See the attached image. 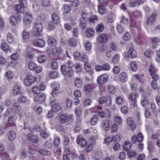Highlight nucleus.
<instances>
[{
	"mask_svg": "<svg viewBox=\"0 0 160 160\" xmlns=\"http://www.w3.org/2000/svg\"><path fill=\"white\" fill-rule=\"evenodd\" d=\"M109 75L105 73L98 77L97 78V82L100 85H102L107 82L109 79Z\"/></svg>",
	"mask_w": 160,
	"mask_h": 160,
	"instance_id": "3",
	"label": "nucleus"
},
{
	"mask_svg": "<svg viewBox=\"0 0 160 160\" xmlns=\"http://www.w3.org/2000/svg\"><path fill=\"white\" fill-rule=\"evenodd\" d=\"M130 68L133 71H135L137 70L138 66L135 62L133 61L131 62Z\"/></svg>",
	"mask_w": 160,
	"mask_h": 160,
	"instance_id": "42",
	"label": "nucleus"
},
{
	"mask_svg": "<svg viewBox=\"0 0 160 160\" xmlns=\"http://www.w3.org/2000/svg\"><path fill=\"white\" fill-rule=\"evenodd\" d=\"M81 17L83 20H82L80 23L83 28H84L86 25V21L88 20V18L89 17V15L86 12H82L81 15Z\"/></svg>",
	"mask_w": 160,
	"mask_h": 160,
	"instance_id": "13",
	"label": "nucleus"
},
{
	"mask_svg": "<svg viewBox=\"0 0 160 160\" xmlns=\"http://www.w3.org/2000/svg\"><path fill=\"white\" fill-rule=\"evenodd\" d=\"M33 109L35 112L39 114L41 113L42 111V108L40 106H35L33 107Z\"/></svg>",
	"mask_w": 160,
	"mask_h": 160,
	"instance_id": "52",
	"label": "nucleus"
},
{
	"mask_svg": "<svg viewBox=\"0 0 160 160\" xmlns=\"http://www.w3.org/2000/svg\"><path fill=\"white\" fill-rule=\"evenodd\" d=\"M68 43L69 45L73 47H75L77 45L76 40L73 38H71L68 41Z\"/></svg>",
	"mask_w": 160,
	"mask_h": 160,
	"instance_id": "41",
	"label": "nucleus"
},
{
	"mask_svg": "<svg viewBox=\"0 0 160 160\" xmlns=\"http://www.w3.org/2000/svg\"><path fill=\"white\" fill-rule=\"evenodd\" d=\"M27 101V97L24 96L20 97L18 99V102L20 103H25Z\"/></svg>",
	"mask_w": 160,
	"mask_h": 160,
	"instance_id": "54",
	"label": "nucleus"
},
{
	"mask_svg": "<svg viewBox=\"0 0 160 160\" xmlns=\"http://www.w3.org/2000/svg\"><path fill=\"white\" fill-rule=\"evenodd\" d=\"M52 106V110L54 112H57L61 108V105L59 103L54 104Z\"/></svg>",
	"mask_w": 160,
	"mask_h": 160,
	"instance_id": "34",
	"label": "nucleus"
},
{
	"mask_svg": "<svg viewBox=\"0 0 160 160\" xmlns=\"http://www.w3.org/2000/svg\"><path fill=\"white\" fill-rule=\"evenodd\" d=\"M157 16V12L156 11L153 12L148 17L147 20V23L148 24H151L154 23Z\"/></svg>",
	"mask_w": 160,
	"mask_h": 160,
	"instance_id": "9",
	"label": "nucleus"
},
{
	"mask_svg": "<svg viewBox=\"0 0 160 160\" xmlns=\"http://www.w3.org/2000/svg\"><path fill=\"white\" fill-rule=\"evenodd\" d=\"M52 18L53 23L57 24L59 22V16L57 13L53 14L52 15Z\"/></svg>",
	"mask_w": 160,
	"mask_h": 160,
	"instance_id": "32",
	"label": "nucleus"
},
{
	"mask_svg": "<svg viewBox=\"0 0 160 160\" xmlns=\"http://www.w3.org/2000/svg\"><path fill=\"white\" fill-rule=\"evenodd\" d=\"M150 76L153 80L152 81H157L159 79V77L157 73L152 74Z\"/></svg>",
	"mask_w": 160,
	"mask_h": 160,
	"instance_id": "61",
	"label": "nucleus"
},
{
	"mask_svg": "<svg viewBox=\"0 0 160 160\" xmlns=\"http://www.w3.org/2000/svg\"><path fill=\"white\" fill-rule=\"evenodd\" d=\"M84 47L87 50H90L92 48V44L89 42H86L84 45Z\"/></svg>",
	"mask_w": 160,
	"mask_h": 160,
	"instance_id": "58",
	"label": "nucleus"
},
{
	"mask_svg": "<svg viewBox=\"0 0 160 160\" xmlns=\"http://www.w3.org/2000/svg\"><path fill=\"white\" fill-rule=\"evenodd\" d=\"M98 12L101 14H104L106 12V8L103 5H101L98 7Z\"/></svg>",
	"mask_w": 160,
	"mask_h": 160,
	"instance_id": "44",
	"label": "nucleus"
},
{
	"mask_svg": "<svg viewBox=\"0 0 160 160\" xmlns=\"http://www.w3.org/2000/svg\"><path fill=\"white\" fill-rule=\"evenodd\" d=\"M104 29V25L102 24H99L98 25L96 28V30L98 33H100L102 32Z\"/></svg>",
	"mask_w": 160,
	"mask_h": 160,
	"instance_id": "40",
	"label": "nucleus"
},
{
	"mask_svg": "<svg viewBox=\"0 0 160 160\" xmlns=\"http://www.w3.org/2000/svg\"><path fill=\"white\" fill-rule=\"evenodd\" d=\"M1 48L2 50L4 51H8L9 49L8 45L6 43H2L1 45Z\"/></svg>",
	"mask_w": 160,
	"mask_h": 160,
	"instance_id": "48",
	"label": "nucleus"
},
{
	"mask_svg": "<svg viewBox=\"0 0 160 160\" xmlns=\"http://www.w3.org/2000/svg\"><path fill=\"white\" fill-rule=\"evenodd\" d=\"M76 142L77 144L81 145L82 147H84L87 144L86 140L82 135H79L77 138Z\"/></svg>",
	"mask_w": 160,
	"mask_h": 160,
	"instance_id": "15",
	"label": "nucleus"
},
{
	"mask_svg": "<svg viewBox=\"0 0 160 160\" xmlns=\"http://www.w3.org/2000/svg\"><path fill=\"white\" fill-rule=\"evenodd\" d=\"M22 17L20 14H18L17 16H12L10 18V22L12 25H15L17 23H19Z\"/></svg>",
	"mask_w": 160,
	"mask_h": 160,
	"instance_id": "6",
	"label": "nucleus"
},
{
	"mask_svg": "<svg viewBox=\"0 0 160 160\" xmlns=\"http://www.w3.org/2000/svg\"><path fill=\"white\" fill-rule=\"evenodd\" d=\"M35 81L36 78L34 76L32 75H29L25 77L23 83L25 85L29 86L34 83Z\"/></svg>",
	"mask_w": 160,
	"mask_h": 160,
	"instance_id": "4",
	"label": "nucleus"
},
{
	"mask_svg": "<svg viewBox=\"0 0 160 160\" xmlns=\"http://www.w3.org/2000/svg\"><path fill=\"white\" fill-rule=\"evenodd\" d=\"M49 78L53 79L57 78L59 76V73L56 71H52L49 74Z\"/></svg>",
	"mask_w": 160,
	"mask_h": 160,
	"instance_id": "38",
	"label": "nucleus"
},
{
	"mask_svg": "<svg viewBox=\"0 0 160 160\" xmlns=\"http://www.w3.org/2000/svg\"><path fill=\"white\" fill-rule=\"evenodd\" d=\"M98 39L101 43H105L108 40V37L107 35L105 33H102L99 35Z\"/></svg>",
	"mask_w": 160,
	"mask_h": 160,
	"instance_id": "16",
	"label": "nucleus"
},
{
	"mask_svg": "<svg viewBox=\"0 0 160 160\" xmlns=\"http://www.w3.org/2000/svg\"><path fill=\"white\" fill-rule=\"evenodd\" d=\"M87 36L88 37H91L94 34V31L93 29L88 28L86 31Z\"/></svg>",
	"mask_w": 160,
	"mask_h": 160,
	"instance_id": "36",
	"label": "nucleus"
},
{
	"mask_svg": "<svg viewBox=\"0 0 160 160\" xmlns=\"http://www.w3.org/2000/svg\"><path fill=\"white\" fill-rule=\"evenodd\" d=\"M120 58V55L118 54H116L113 57L112 61L114 63H117L118 62Z\"/></svg>",
	"mask_w": 160,
	"mask_h": 160,
	"instance_id": "57",
	"label": "nucleus"
},
{
	"mask_svg": "<svg viewBox=\"0 0 160 160\" xmlns=\"http://www.w3.org/2000/svg\"><path fill=\"white\" fill-rule=\"evenodd\" d=\"M127 123L128 125L131 127V129L134 130L136 128V124L134 122L132 118L129 117L127 119Z\"/></svg>",
	"mask_w": 160,
	"mask_h": 160,
	"instance_id": "17",
	"label": "nucleus"
},
{
	"mask_svg": "<svg viewBox=\"0 0 160 160\" xmlns=\"http://www.w3.org/2000/svg\"><path fill=\"white\" fill-rule=\"evenodd\" d=\"M21 87L18 85H15L13 87V93L14 95H17L19 94L21 92Z\"/></svg>",
	"mask_w": 160,
	"mask_h": 160,
	"instance_id": "23",
	"label": "nucleus"
},
{
	"mask_svg": "<svg viewBox=\"0 0 160 160\" xmlns=\"http://www.w3.org/2000/svg\"><path fill=\"white\" fill-rule=\"evenodd\" d=\"M136 96L134 93H131L129 96V99L130 101L133 102V106H136Z\"/></svg>",
	"mask_w": 160,
	"mask_h": 160,
	"instance_id": "24",
	"label": "nucleus"
},
{
	"mask_svg": "<svg viewBox=\"0 0 160 160\" xmlns=\"http://www.w3.org/2000/svg\"><path fill=\"white\" fill-rule=\"evenodd\" d=\"M47 58L45 55H39L37 57L38 62L40 63L44 62L46 61Z\"/></svg>",
	"mask_w": 160,
	"mask_h": 160,
	"instance_id": "27",
	"label": "nucleus"
},
{
	"mask_svg": "<svg viewBox=\"0 0 160 160\" xmlns=\"http://www.w3.org/2000/svg\"><path fill=\"white\" fill-rule=\"evenodd\" d=\"M32 16L30 13H25L24 14V17L23 20L24 24L26 25H28V24H29L32 22Z\"/></svg>",
	"mask_w": 160,
	"mask_h": 160,
	"instance_id": "11",
	"label": "nucleus"
},
{
	"mask_svg": "<svg viewBox=\"0 0 160 160\" xmlns=\"http://www.w3.org/2000/svg\"><path fill=\"white\" fill-rule=\"evenodd\" d=\"M5 75L6 77L9 79H12L14 74L11 71H8L6 72Z\"/></svg>",
	"mask_w": 160,
	"mask_h": 160,
	"instance_id": "53",
	"label": "nucleus"
},
{
	"mask_svg": "<svg viewBox=\"0 0 160 160\" xmlns=\"http://www.w3.org/2000/svg\"><path fill=\"white\" fill-rule=\"evenodd\" d=\"M40 91V89L37 86H34L32 88V91L34 94L38 95L39 94Z\"/></svg>",
	"mask_w": 160,
	"mask_h": 160,
	"instance_id": "55",
	"label": "nucleus"
},
{
	"mask_svg": "<svg viewBox=\"0 0 160 160\" xmlns=\"http://www.w3.org/2000/svg\"><path fill=\"white\" fill-rule=\"evenodd\" d=\"M98 110L97 111L98 115L101 118H104L106 117L107 113H109V111L107 109H103L101 107L97 106L96 107Z\"/></svg>",
	"mask_w": 160,
	"mask_h": 160,
	"instance_id": "7",
	"label": "nucleus"
},
{
	"mask_svg": "<svg viewBox=\"0 0 160 160\" xmlns=\"http://www.w3.org/2000/svg\"><path fill=\"white\" fill-rule=\"evenodd\" d=\"M33 98L35 101L39 103H41L45 100L46 95L44 93H40L35 96Z\"/></svg>",
	"mask_w": 160,
	"mask_h": 160,
	"instance_id": "5",
	"label": "nucleus"
},
{
	"mask_svg": "<svg viewBox=\"0 0 160 160\" xmlns=\"http://www.w3.org/2000/svg\"><path fill=\"white\" fill-rule=\"evenodd\" d=\"M51 87L53 90L58 91L60 88V84L58 82H54L52 84Z\"/></svg>",
	"mask_w": 160,
	"mask_h": 160,
	"instance_id": "43",
	"label": "nucleus"
},
{
	"mask_svg": "<svg viewBox=\"0 0 160 160\" xmlns=\"http://www.w3.org/2000/svg\"><path fill=\"white\" fill-rule=\"evenodd\" d=\"M13 8L15 11L19 13H22L25 10V8L19 4L15 5Z\"/></svg>",
	"mask_w": 160,
	"mask_h": 160,
	"instance_id": "22",
	"label": "nucleus"
},
{
	"mask_svg": "<svg viewBox=\"0 0 160 160\" xmlns=\"http://www.w3.org/2000/svg\"><path fill=\"white\" fill-rule=\"evenodd\" d=\"M160 40V39L158 37H154L152 38V44L153 48H155L157 46L158 43Z\"/></svg>",
	"mask_w": 160,
	"mask_h": 160,
	"instance_id": "28",
	"label": "nucleus"
},
{
	"mask_svg": "<svg viewBox=\"0 0 160 160\" xmlns=\"http://www.w3.org/2000/svg\"><path fill=\"white\" fill-rule=\"evenodd\" d=\"M23 38L25 39H27L29 38L30 37V33L29 32L24 30L22 33Z\"/></svg>",
	"mask_w": 160,
	"mask_h": 160,
	"instance_id": "51",
	"label": "nucleus"
},
{
	"mask_svg": "<svg viewBox=\"0 0 160 160\" xmlns=\"http://www.w3.org/2000/svg\"><path fill=\"white\" fill-rule=\"evenodd\" d=\"M121 112L124 114H127L128 111V108L126 106H122L121 108Z\"/></svg>",
	"mask_w": 160,
	"mask_h": 160,
	"instance_id": "64",
	"label": "nucleus"
},
{
	"mask_svg": "<svg viewBox=\"0 0 160 160\" xmlns=\"http://www.w3.org/2000/svg\"><path fill=\"white\" fill-rule=\"evenodd\" d=\"M8 139L9 141H12L14 140L16 137V134L12 130H10L8 133Z\"/></svg>",
	"mask_w": 160,
	"mask_h": 160,
	"instance_id": "19",
	"label": "nucleus"
},
{
	"mask_svg": "<svg viewBox=\"0 0 160 160\" xmlns=\"http://www.w3.org/2000/svg\"><path fill=\"white\" fill-rule=\"evenodd\" d=\"M34 34L37 37H40L42 35V32L43 29L42 24L41 23L35 24L34 27Z\"/></svg>",
	"mask_w": 160,
	"mask_h": 160,
	"instance_id": "1",
	"label": "nucleus"
},
{
	"mask_svg": "<svg viewBox=\"0 0 160 160\" xmlns=\"http://www.w3.org/2000/svg\"><path fill=\"white\" fill-rule=\"evenodd\" d=\"M148 71L150 75L157 73L158 69L153 65H151L148 68Z\"/></svg>",
	"mask_w": 160,
	"mask_h": 160,
	"instance_id": "31",
	"label": "nucleus"
},
{
	"mask_svg": "<svg viewBox=\"0 0 160 160\" xmlns=\"http://www.w3.org/2000/svg\"><path fill=\"white\" fill-rule=\"evenodd\" d=\"M128 77L127 74L124 72H122L119 75L120 81L122 82H126L128 80Z\"/></svg>",
	"mask_w": 160,
	"mask_h": 160,
	"instance_id": "25",
	"label": "nucleus"
},
{
	"mask_svg": "<svg viewBox=\"0 0 160 160\" xmlns=\"http://www.w3.org/2000/svg\"><path fill=\"white\" fill-rule=\"evenodd\" d=\"M61 70L64 76L70 78L73 77V71L71 69H69V68H66V67L64 65L61 66Z\"/></svg>",
	"mask_w": 160,
	"mask_h": 160,
	"instance_id": "2",
	"label": "nucleus"
},
{
	"mask_svg": "<svg viewBox=\"0 0 160 160\" xmlns=\"http://www.w3.org/2000/svg\"><path fill=\"white\" fill-rule=\"evenodd\" d=\"M116 102L118 105L122 104L124 102V100L123 98L120 97H118L116 99Z\"/></svg>",
	"mask_w": 160,
	"mask_h": 160,
	"instance_id": "50",
	"label": "nucleus"
},
{
	"mask_svg": "<svg viewBox=\"0 0 160 160\" xmlns=\"http://www.w3.org/2000/svg\"><path fill=\"white\" fill-rule=\"evenodd\" d=\"M143 139V137L141 132L138 133L137 136L135 135L132 136L131 138V140L133 143H135L137 141L139 142H142Z\"/></svg>",
	"mask_w": 160,
	"mask_h": 160,
	"instance_id": "8",
	"label": "nucleus"
},
{
	"mask_svg": "<svg viewBox=\"0 0 160 160\" xmlns=\"http://www.w3.org/2000/svg\"><path fill=\"white\" fill-rule=\"evenodd\" d=\"M39 152L41 154L46 156L49 155L51 153L49 151L45 149H41L39 151Z\"/></svg>",
	"mask_w": 160,
	"mask_h": 160,
	"instance_id": "46",
	"label": "nucleus"
},
{
	"mask_svg": "<svg viewBox=\"0 0 160 160\" xmlns=\"http://www.w3.org/2000/svg\"><path fill=\"white\" fill-rule=\"evenodd\" d=\"M50 66L52 69L55 70L58 67V62L55 60H53L51 62Z\"/></svg>",
	"mask_w": 160,
	"mask_h": 160,
	"instance_id": "35",
	"label": "nucleus"
},
{
	"mask_svg": "<svg viewBox=\"0 0 160 160\" xmlns=\"http://www.w3.org/2000/svg\"><path fill=\"white\" fill-rule=\"evenodd\" d=\"M115 122L119 124H121L123 122V119L120 116L116 115L115 117Z\"/></svg>",
	"mask_w": 160,
	"mask_h": 160,
	"instance_id": "49",
	"label": "nucleus"
},
{
	"mask_svg": "<svg viewBox=\"0 0 160 160\" xmlns=\"http://www.w3.org/2000/svg\"><path fill=\"white\" fill-rule=\"evenodd\" d=\"M92 145L91 144H88L85 148V150L87 152H90L92 150Z\"/></svg>",
	"mask_w": 160,
	"mask_h": 160,
	"instance_id": "62",
	"label": "nucleus"
},
{
	"mask_svg": "<svg viewBox=\"0 0 160 160\" xmlns=\"http://www.w3.org/2000/svg\"><path fill=\"white\" fill-rule=\"evenodd\" d=\"M111 124V122L108 120H106L102 122L101 126L105 131H107L110 129Z\"/></svg>",
	"mask_w": 160,
	"mask_h": 160,
	"instance_id": "14",
	"label": "nucleus"
},
{
	"mask_svg": "<svg viewBox=\"0 0 160 160\" xmlns=\"http://www.w3.org/2000/svg\"><path fill=\"white\" fill-rule=\"evenodd\" d=\"M33 43L35 46L41 48L44 46L45 42L43 39L38 38L34 40Z\"/></svg>",
	"mask_w": 160,
	"mask_h": 160,
	"instance_id": "12",
	"label": "nucleus"
},
{
	"mask_svg": "<svg viewBox=\"0 0 160 160\" xmlns=\"http://www.w3.org/2000/svg\"><path fill=\"white\" fill-rule=\"evenodd\" d=\"M132 144L129 141H126L123 145L124 150L125 151H127L130 150L132 148Z\"/></svg>",
	"mask_w": 160,
	"mask_h": 160,
	"instance_id": "21",
	"label": "nucleus"
},
{
	"mask_svg": "<svg viewBox=\"0 0 160 160\" xmlns=\"http://www.w3.org/2000/svg\"><path fill=\"white\" fill-rule=\"evenodd\" d=\"M36 65L32 62H30L28 63V67L31 70H34L36 68Z\"/></svg>",
	"mask_w": 160,
	"mask_h": 160,
	"instance_id": "39",
	"label": "nucleus"
},
{
	"mask_svg": "<svg viewBox=\"0 0 160 160\" xmlns=\"http://www.w3.org/2000/svg\"><path fill=\"white\" fill-rule=\"evenodd\" d=\"M148 99L147 97H145L144 98L142 99L141 101L142 105L143 107L147 106L148 103Z\"/></svg>",
	"mask_w": 160,
	"mask_h": 160,
	"instance_id": "45",
	"label": "nucleus"
},
{
	"mask_svg": "<svg viewBox=\"0 0 160 160\" xmlns=\"http://www.w3.org/2000/svg\"><path fill=\"white\" fill-rule=\"evenodd\" d=\"M62 51V50L59 47H54L52 49L51 52L53 55L57 56L59 55Z\"/></svg>",
	"mask_w": 160,
	"mask_h": 160,
	"instance_id": "20",
	"label": "nucleus"
},
{
	"mask_svg": "<svg viewBox=\"0 0 160 160\" xmlns=\"http://www.w3.org/2000/svg\"><path fill=\"white\" fill-rule=\"evenodd\" d=\"M73 56L75 59L78 60H80L82 58V57L80 53L77 51L74 52Z\"/></svg>",
	"mask_w": 160,
	"mask_h": 160,
	"instance_id": "63",
	"label": "nucleus"
},
{
	"mask_svg": "<svg viewBox=\"0 0 160 160\" xmlns=\"http://www.w3.org/2000/svg\"><path fill=\"white\" fill-rule=\"evenodd\" d=\"M69 120V118L66 114H63L60 116L59 118V122L62 123H64Z\"/></svg>",
	"mask_w": 160,
	"mask_h": 160,
	"instance_id": "18",
	"label": "nucleus"
},
{
	"mask_svg": "<svg viewBox=\"0 0 160 160\" xmlns=\"http://www.w3.org/2000/svg\"><path fill=\"white\" fill-rule=\"evenodd\" d=\"M7 42L8 43H11L13 42L14 38L10 33L8 32L7 35Z\"/></svg>",
	"mask_w": 160,
	"mask_h": 160,
	"instance_id": "37",
	"label": "nucleus"
},
{
	"mask_svg": "<svg viewBox=\"0 0 160 160\" xmlns=\"http://www.w3.org/2000/svg\"><path fill=\"white\" fill-rule=\"evenodd\" d=\"M137 53L133 48H130L128 51V56L131 58H134L137 56Z\"/></svg>",
	"mask_w": 160,
	"mask_h": 160,
	"instance_id": "26",
	"label": "nucleus"
},
{
	"mask_svg": "<svg viewBox=\"0 0 160 160\" xmlns=\"http://www.w3.org/2000/svg\"><path fill=\"white\" fill-rule=\"evenodd\" d=\"M73 94L74 96L77 98H80L81 96V91L78 90L74 91L73 92Z\"/></svg>",
	"mask_w": 160,
	"mask_h": 160,
	"instance_id": "56",
	"label": "nucleus"
},
{
	"mask_svg": "<svg viewBox=\"0 0 160 160\" xmlns=\"http://www.w3.org/2000/svg\"><path fill=\"white\" fill-rule=\"evenodd\" d=\"M12 107L15 110L18 112H20L22 109L20 105L18 102H15L13 103Z\"/></svg>",
	"mask_w": 160,
	"mask_h": 160,
	"instance_id": "33",
	"label": "nucleus"
},
{
	"mask_svg": "<svg viewBox=\"0 0 160 160\" xmlns=\"http://www.w3.org/2000/svg\"><path fill=\"white\" fill-rule=\"evenodd\" d=\"M74 86L77 88H79L81 87L82 85V79L79 78H76L74 82Z\"/></svg>",
	"mask_w": 160,
	"mask_h": 160,
	"instance_id": "29",
	"label": "nucleus"
},
{
	"mask_svg": "<svg viewBox=\"0 0 160 160\" xmlns=\"http://www.w3.org/2000/svg\"><path fill=\"white\" fill-rule=\"evenodd\" d=\"M94 88L95 87L89 84H87L84 86L83 90L86 94L89 95L92 93Z\"/></svg>",
	"mask_w": 160,
	"mask_h": 160,
	"instance_id": "10",
	"label": "nucleus"
},
{
	"mask_svg": "<svg viewBox=\"0 0 160 160\" xmlns=\"http://www.w3.org/2000/svg\"><path fill=\"white\" fill-rule=\"evenodd\" d=\"M84 68L86 71L87 72H89L91 70V67L89 63L88 62H86L85 63Z\"/></svg>",
	"mask_w": 160,
	"mask_h": 160,
	"instance_id": "60",
	"label": "nucleus"
},
{
	"mask_svg": "<svg viewBox=\"0 0 160 160\" xmlns=\"http://www.w3.org/2000/svg\"><path fill=\"white\" fill-rule=\"evenodd\" d=\"M135 41L136 43L137 44L139 45L141 43L142 39L140 35H138L135 37Z\"/></svg>",
	"mask_w": 160,
	"mask_h": 160,
	"instance_id": "59",
	"label": "nucleus"
},
{
	"mask_svg": "<svg viewBox=\"0 0 160 160\" xmlns=\"http://www.w3.org/2000/svg\"><path fill=\"white\" fill-rule=\"evenodd\" d=\"M98 117L97 115H94L91 118L90 123L92 125H95L98 121Z\"/></svg>",
	"mask_w": 160,
	"mask_h": 160,
	"instance_id": "47",
	"label": "nucleus"
},
{
	"mask_svg": "<svg viewBox=\"0 0 160 160\" xmlns=\"http://www.w3.org/2000/svg\"><path fill=\"white\" fill-rule=\"evenodd\" d=\"M16 119L17 117L15 116H12L9 117L8 119V124L10 125H14Z\"/></svg>",
	"mask_w": 160,
	"mask_h": 160,
	"instance_id": "30",
	"label": "nucleus"
}]
</instances>
